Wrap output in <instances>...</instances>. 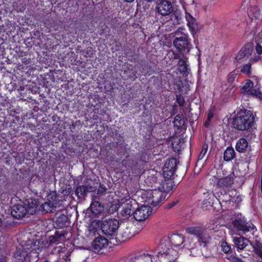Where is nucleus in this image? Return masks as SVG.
<instances>
[{
	"label": "nucleus",
	"mask_w": 262,
	"mask_h": 262,
	"mask_svg": "<svg viewBox=\"0 0 262 262\" xmlns=\"http://www.w3.org/2000/svg\"><path fill=\"white\" fill-rule=\"evenodd\" d=\"M255 115L252 111L244 107L237 111L233 118L232 125L233 127L240 131L248 130L251 129L255 122Z\"/></svg>",
	"instance_id": "nucleus-1"
},
{
	"label": "nucleus",
	"mask_w": 262,
	"mask_h": 262,
	"mask_svg": "<svg viewBox=\"0 0 262 262\" xmlns=\"http://www.w3.org/2000/svg\"><path fill=\"white\" fill-rule=\"evenodd\" d=\"M173 45L176 48V51L172 52L174 59H178L181 56L189 55L192 48L191 39L185 34L180 37H176L173 40Z\"/></svg>",
	"instance_id": "nucleus-2"
},
{
	"label": "nucleus",
	"mask_w": 262,
	"mask_h": 262,
	"mask_svg": "<svg viewBox=\"0 0 262 262\" xmlns=\"http://www.w3.org/2000/svg\"><path fill=\"white\" fill-rule=\"evenodd\" d=\"M232 225L236 231L245 235L249 232L253 234L257 230L256 226L251 221L248 220L247 218L241 213L235 216L232 220Z\"/></svg>",
	"instance_id": "nucleus-3"
},
{
	"label": "nucleus",
	"mask_w": 262,
	"mask_h": 262,
	"mask_svg": "<svg viewBox=\"0 0 262 262\" xmlns=\"http://www.w3.org/2000/svg\"><path fill=\"white\" fill-rule=\"evenodd\" d=\"M148 165H121V175L123 179L135 180L145 173Z\"/></svg>",
	"instance_id": "nucleus-4"
},
{
	"label": "nucleus",
	"mask_w": 262,
	"mask_h": 262,
	"mask_svg": "<svg viewBox=\"0 0 262 262\" xmlns=\"http://www.w3.org/2000/svg\"><path fill=\"white\" fill-rule=\"evenodd\" d=\"M161 262H174L179 255L177 250L173 249L169 244H161V249L157 254Z\"/></svg>",
	"instance_id": "nucleus-5"
},
{
	"label": "nucleus",
	"mask_w": 262,
	"mask_h": 262,
	"mask_svg": "<svg viewBox=\"0 0 262 262\" xmlns=\"http://www.w3.org/2000/svg\"><path fill=\"white\" fill-rule=\"evenodd\" d=\"M186 231L189 234L196 236L200 246L205 247L211 239L207 229L202 226L189 227L186 228Z\"/></svg>",
	"instance_id": "nucleus-6"
},
{
	"label": "nucleus",
	"mask_w": 262,
	"mask_h": 262,
	"mask_svg": "<svg viewBox=\"0 0 262 262\" xmlns=\"http://www.w3.org/2000/svg\"><path fill=\"white\" fill-rule=\"evenodd\" d=\"M119 226V220L115 219H110L101 222L100 227L102 233L113 240Z\"/></svg>",
	"instance_id": "nucleus-7"
},
{
	"label": "nucleus",
	"mask_w": 262,
	"mask_h": 262,
	"mask_svg": "<svg viewBox=\"0 0 262 262\" xmlns=\"http://www.w3.org/2000/svg\"><path fill=\"white\" fill-rule=\"evenodd\" d=\"M247 12L249 17L251 19L248 24V29L250 30V34H254L257 31L256 27L258 21L262 20V14L257 6H251L248 8Z\"/></svg>",
	"instance_id": "nucleus-8"
},
{
	"label": "nucleus",
	"mask_w": 262,
	"mask_h": 262,
	"mask_svg": "<svg viewBox=\"0 0 262 262\" xmlns=\"http://www.w3.org/2000/svg\"><path fill=\"white\" fill-rule=\"evenodd\" d=\"M233 176H234V172H232L228 176L223 178L218 179L217 180V187L223 189L222 191L220 192V193L224 198H225L226 200L227 198L228 199L230 198V195L228 194V192L229 191L230 188H231V186L233 184Z\"/></svg>",
	"instance_id": "nucleus-9"
},
{
	"label": "nucleus",
	"mask_w": 262,
	"mask_h": 262,
	"mask_svg": "<svg viewBox=\"0 0 262 262\" xmlns=\"http://www.w3.org/2000/svg\"><path fill=\"white\" fill-rule=\"evenodd\" d=\"M253 42H249L246 43L238 52L235 57V60L238 63H242L249 60L254 51Z\"/></svg>",
	"instance_id": "nucleus-10"
},
{
	"label": "nucleus",
	"mask_w": 262,
	"mask_h": 262,
	"mask_svg": "<svg viewBox=\"0 0 262 262\" xmlns=\"http://www.w3.org/2000/svg\"><path fill=\"white\" fill-rule=\"evenodd\" d=\"M97 186L98 182L91 180L87 186L80 185L77 186L75 194L78 199H84L88 192L96 191Z\"/></svg>",
	"instance_id": "nucleus-11"
},
{
	"label": "nucleus",
	"mask_w": 262,
	"mask_h": 262,
	"mask_svg": "<svg viewBox=\"0 0 262 262\" xmlns=\"http://www.w3.org/2000/svg\"><path fill=\"white\" fill-rule=\"evenodd\" d=\"M108 239L104 236H99L96 237L92 243V248L93 251L95 253L102 254L104 253V250H106L109 246Z\"/></svg>",
	"instance_id": "nucleus-12"
},
{
	"label": "nucleus",
	"mask_w": 262,
	"mask_h": 262,
	"mask_svg": "<svg viewBox=\"0 0 262 262\" xmlns=\"http://www.w3.org/2000/svg\"><path fill=\"white\" fill-rule=\"evenodd\" d=\"M134 68L138 69L140 75L150 76L155 72V66L145 60H140L138 64L134 66Z\"/></svg>",
	"instance_id": "nucleus-13"
},
{
	"label": "nucleus",
	"mask_w": 262,
	"mask_h": 262,
	"mask_svg": "<svg viewBox=\"0 0 262 262\" xmlns=\"http://www.w3.org/2000/svg\"><path fill=\"white\" fill-rule=\"evenodd\" d=\"M158 14L167 16L172 13L173 8L171 2L168 0H161L156 6Z\"/></svg>",
	"instance_id": "nucleus-14"
},
{
	"label": "nucleus",
	"mask_w": 262,
	"mask_h": 262,
	"mask_svg": "<svg viewBox=\"0 0 262 262\" xmlns=\"http://www.w3.org/2000/svg\"><path fill=\"white\" fill-rule=\"evenodd\" d=\"M166 194L159 190H154L150 192L148 202L152 207L158 206L165 199Z\"/></svg>",
	"instance_id": "nucleus-15"
},
{
	"label": "nucleus",
	"mask_w": 262,
	"mask_h": 262,
	"mask_svg": "<svg viewBox=\"0 0 262 262\" xmlns=\"http://www.w3.org/2000/svg\"><path fill=\"white\" fill-rule=\"evenodd\" d=\"M134 217L138 221L145 220L151 213V207L148 206H142L140 207H137L134 211Z\"/></svg>",
	"instance_id": "nucleus-16"
},
{
	"label": "nucleus",
	"mask_w": 262,
	"mask_h": 262,
	"mask_svg": "<svg viewBox=\"0 0 262 262\" xmlns=\"http://www.w3.org/2000/svg\"><path fill=\"white\" fill-rule=\"evenodd\" d=\"M204 198L203 202L204 205H211L213 204L214 199L217 200L220 203H221V201L223 202H227L228 200H226L225 198H224L221 194L220 192H216L215 193H214L213 191H208L206 193L204 192Z\"/></svg>",
	"instance_id": "nucleus-17"
},
{
	"label": "nucleus",
	"mask_w": 262,
	"mask_h": 262,
	"mask_svg": "<svg viewBox=\"0 0 262 262\" xmlns=\"http://www.w3.org/2000/svg\"><path fill=\"white\" fill-rule=\"evenodd\" d=\"M48 200L52 204L55 209L58 207H61L60 209H62L70 205L69 203L66 202V200H64L60 194L55 193V195L49 196Z\"/></svg>",
	"instance_id": "nucleus-18"
},
{
	"label": "nucleus",
	"mask_w": 262,
	"mask_h": 262,
	"mask_svg": "<svg viewBox=\"0 0 262 262\" xmlns=\"http://www.w3.org/2000/svg\"><path fill=\"white\" fill-rule=\"evenodd\" d=\"M131 228L126 227L123 230H120L118 232H117L114 239H115L117 243L124 242L130 239L134 234L130 232Z\"/></svg>",
	"instance_id": "nucleus-19"
},
{
	"label": "nucleus",
	"mask_w": 262,
	"mask_h": 262,
	"mask_svg": "<svg viewBox=\"0 0 262 262\" xmlns=\"http://www.w3.org/2000/svg\"><path fill=\"white\" fill-rule=\"evenodd\" d=\"M27 211V209L25 206L17 204L12 207L11 214L14 218L20 219L25 216Z\"/></svg>",
	"instance_id": "nucleus-20"
},
{
	"label": "nucleus",
	"mask_w": 262,
	"mask_h": 262,
	"mask_svg": "<svg viewBox=\"0 0 262 262\" xmlns=\"http://www.w3.org/2000/svg\"><path fill=\"white\" fill-rule=\"evenodd\" d=\"M14 256L15 262H31L28 252L24 248L17 249Z\"/></svg>",
	"instance_id": "nucleus-21"
},
{
	"label": "nucleus",
	"mask_w": 262,
	"mask_h": 262,
	"mask_svg": "<svg viewBox=\"0 0 262 262\" xmlns=\"http://www.w3.org/2000/svg\"><path fill=\"white\" fill-rule=\"evenodd\" d=\"M25 202L28 206L27 211L31 214H34L37 213L39 206V199L30 197L26 199Z\"/></svg>",
	"instance_id": "nucleus-22"
},
{
	"label": "nucleus",
	"mask_w": 262,
	"mask_h": 262,
	"mask_svg": "<svg viewBox=\"0 0 262 262\" xmlns=\"http://www.w3.org/2000/svg\"><path fill=\"white\" fill-rule=\"evenodd\" d=\"M126 191V195L121 199L122 206L128 207L129 209H132V211H135L137 207H139V204L137 201L130 198L129 195L127 194L128 192Z\"/></svg>",
	"instance_id": "nucleus-23"
},
{
	"label": "nucleus",
	"mask_w": 262,
	"mask_h": 262,
	"mask_svg": "<svg viewBox=\"0 0 262 262\" xmlns=\"http://www.w3.org/2000/svg\"><path fill=\"white\" fill-rule=\"evenodd\" d=\"M178 165H164L162 167L163 177L167 180L173 179L174 173Z\"/></svg>",
	"instance_id": "nucleus-24"
},
{
	"label": "nucleus",
	"mask_w": 262,
	"mask_h": 262,
	"mask_svg": "<svg viewBox=\"0 0 262 262\" xmlns=\"http://www.w3.org/2000/svg\"><path fill=\"white\" fill-rule=\"evenodd\" d=\"M169 239L173 246L179 247L183 244L185 237L182 234L173 233L169 237Z\"/></svg>",
	"instance_id": "nucleus-25"
},
{
	"label": "nucleus",
	"mask_w": 262,
	"mask_h": 262,
	"mask_svg": "<svg viewBox=\"0 0 262 262\" xmlns=\"http://www.w3.org/2000/svg\"><path fill=\"white\" fill-rule=\"evenodd\" d=\"M260 60H261V57L259 56H254L253 57L250 58L249 60V62L247 64H245L241 68V72L248 75H251L252 63H255Z\"/></svg>",
	"instance_id": "nucleus-26"
},
{
	"label": "nucleus",
	"mask_w": 262,
	"mask_h": 262,
	"mask_svg": "<svg viewBox=\"0 0 262 262\" xmlns=\"http://www.w3.org/2000/svg\"><path fill=\"white\" fill-rule=\"evenodd\" d=\"M233 241L238 251L245 248L250 242L248 238L243 236L234 237Z\"/></svg>",
	"instance_id": "nucleus-27"
},
{
	"label": "nucleus",
	"mask_w": 262,
	"mask_h": 262,
	"mask_svg": "<svg viewBox=\"0 0 262 262\" xmlns=\"http://www.w3.org/2000/svg\"><path fill=\"white\" fill-rule=\"evenodd\" d=\"M66 234V232L62 231H56L53 235H50L48 239L50 245L59 242L61 238Z\"/></svg>",
	"instance_id": "nucleus-28"
},
{
	"label": "nucleus",
	"mask_w": 262,
	"mask_h": 262,
	"mask_svg": "<svg viewBox=\"0 0 262 262\" xmlns=\"http://www.w3.org/2000/svg\"><path fill=\"white\" fill-rule=\"evenodd\" d=\"M69 220L67 215L62 214L58 216L55 222V225L57 228L61 229L69 225Z\"/></svg>",
	"instance_id": "nucleus-29"
},
{
	"label": "nucleus",
	"mask_w": 262,
	"mask_h": 262,
	"mask_svg": "<svg viewBox=\"0 0 262 262\" xmlns=\"http://www.w3.org/2000/svg\"><path fill=\"white\" fill-rule=\"evenodd\" d=\"M148 165L150 166V167L147 170L145 169V173L144 174L146 175L147 180L156 183L158 181L157 174H158V172L155 169V167L152 168L153 165Z\"/></svg>",
	"instance_id": "nucleus-30"
},
{
	"label": "nucleus",
	"mask_w": 262,
	"mask_h": 262,
	"mask_svg": "<svg viewBox=\"0 0 262 262\" xmlns=\"http://www.w3.org/2000/svg\"><path fill=\"white\" fill-rule=\"evenodd\" d=\"M248 147V143L244 138H239L236 142L235 145V149L238 152H244Z\"/></svg>",
	"instance_id": "nucleus-31"
},
{
	"label": "nucleus",
	"mask_w": 262,
	"mask_h": 262,
	"mask_svg": "<svg viewBox=\"0 0 262 262\" xmlns=\"http://www.w3.org/2000/svg\"><path fill=\"white\" fill-rule=\"evenodd\" d=\"M90 208L94 215L100 214L103 210V206L98 201H94L91 204Z\"/></svg>",
	"instance_id": "nucleus-32"
},
{
	"label": "nucleus",
	"mask_w": 262,
	"mask_h": 262,
	"mask_svg": "<svg viewBox=\"0 0 262 262\" xmlns=\"http://www.w3.org/2000/svg\"><path fill=\"white\" fill-rule=\"evenodd\" d=\"M185 18L189 29L192 30H195L198 27L196 19L187 12L185 13Z\"/></svg>",
	"instance_id": "nucleus-33"
},
{
	"label": "nucleus",
	"mask_w": 262,
	"mask_h": 262,
	"mask_svg": "<svg viewBox=\"0 0 262 262\" xmlns=\"http://www.w3.org/2000/svg\"><path fill=\"white\" fill-rule=\"evenodd\" d=\"M62 194H60L64 200H66V202L69 203L70 205V203L73 199V191L71 187H69L64 190L62 192Z\"/></svg>",
	"instance_id": "nucleus-34"
},
{
	"label": "nucleus",
	"mask_w": 262,
	"mask_h": 262,
	"mask_svg": "<svg viewBox=\"0 0 262 262\" xmlns=\"http://www.w3.org/2000/svg\"><path fill=\"white\" fill-rule=\"evenodd\" d=\"M253 86L254 83L251 80H246L245 84L241 88V93L248 96Z\"/></svg>",
	"instance_id": "nucleus-35"
},
{
	"label": "nucleus",
	"mask_w": 262,
	"mask_h": 262,
	"mask_svg": "<svg viewBox=\"0 0 262 262\" xmlns=\"http://www.w3.org/2000/svg\"><path fill=\"white\" fill-rule=\"evenodd\" d=\"M235 156V152L232 147H228L224 152V159L226 161H229L233 159Z\"/></svg>",
	"instance_id": "nucleus-36"
},
{
	"label": "nucleus",
	"mask_w": 262,
	"mask_h": 262,
	"mask_svg": "<svg viewBox=\"0 0 262 262\" xmlns=\"http://www.w3.org/2000/svg\"><path fill=\"white\" fill-rule=\"evenodd\" d=\"M215 111V108L214 106L211 107L209 109L208 113H207V119L204 123V126L206 128H208L209 127V126L210 125L211 120L214 117Z\"/></svg>",
	"instance_id": "nucleus-37"
},
{
	"label": "nucleus",
	"mask_w": 262,
	"mask_h": 262,
	"mask_svg": "<svg viewBox=\"0 0 262 262\" xmlns=\"http://www.w3.org/2000/svg\"><path fill=\"white\" fill-rule=\"evenodd\" d=\"M138 69H135L134 67L128 68L124 71V73L127 76L128 78L134 81L137 78L136 74L138 73Z\"/></svg>",
	"instance_id": "nucleus-38"
},
{
	"label": "nucleus",
	"mask_w": 262,
	"mask_h": 262,
	"mask_svg": "<svg viewBox=\"0 0 262 262\" xmlns=\"http://www.w3.org/2000/svg\"><path fill=\"white\" fill-rule=\"evenodd\" d=\"M220 247L222 251L226 254H232L233 253L231 245L224 239L221 241Z\"/></svg>",
	"instance_id": "nucleus-39"
},
{
	"label": "nucleus",
	"mask_w": 262,
	"mask_h": 262,
	"mask_svg": "<svg viewBox=\"0 0 262 262\" xmlns=\"http://www.w3.org/2000/svg\"><path fill=\"white\" fill-rule=\"evenodd\" d=\"M41 210L44 213H47L49 212H53V211L56 210L53 205H52V204L51 203L50 201L49 202H45V203L42 204L39 209V210Z\"/></svg>",
	"instance_id": "nucleus-40"
},
{
	"label": "nucleus",
	"mask_w": 262,
	"mask_h": 262,
	"mask_svg": "<svg viewBox=\"0 0 262 262\" xmlns=\"http://www.w3.org/2000/svg\"><path fill=\"white\" fill-rule=\"evenodd\" d=\"M246 178L244 176H233V184L236 187H241L245 183Z\"/></svg>",
	"instance_id": "nucleus-41"
},
{
	"label": "nucleus",
	"mask_w": 262,
	"mask_h": 262,
	"mask_svg": "<svg viewBox=\"0 0 262 262\" xmlns=\"http://www.w3.org/2000/svg\"><path fill=\"white\" fill-rule=\"evenodd\" d=\"M134 211H132V209H129L128 207L122 206V209L121 211V214L125 219H128L132 215L134 216Z\"/></svg>",
	"instance_id": "nucleus-42"
},
{
	"label": "nucleus",
	"mask_w": 262,
	"mask_h": 262,
	"mask_svg": "<svg viewBox=\"0 0 262 262\" xmlns=\"http://www.w3.org/2000/svg\"><path fill=\"white\" fill-rule=\"evenodd\" d=\"M253 250L254 252L262 259V244L257 241H256L253 245Z\"/></svg>",
	"instance_id": "nucleus-43"
},
{
	"label": "nucleus",
	"mask_w": 262,
	"mask_h": 262,
	"mask_svg": "<svg viewBox=\"0 0 262 262\" xmlns=\"http://www.w3.org/2000/svg\"><path fill=\"white\" fill-rule=\"evenodd\" d=\"M248 96H251L255 98L258 99L259 100H262V92L260 91L259 89L252 88Z\"/></svg>",
	"instance_id": "nucleus-44"
},
{
	"label": "nucleus",
	"mask_w": 262,
	"mask_h": 262,
	"mask_svg": "<svg viewBox=\"0 0 262 262\" xmlns=\"http://www.w3.org/2000/svg\"><path fill=\"white\" fill-rule=\"evenodd\" d=\"M55 249V250H57V252L59 254V257H61V258L66 261L68 260L69 256L67 253H65V251L67 249L64 247H57Z\"/></svg>",
	"instance_id": "nucleus-45"
},
{
	"label": "nucleus",
	"mask_w": 262,
	"mask_h": 262,
	"mask_svg": "<svg viewBox=\"0 0 262 262\" xmlns=\"http://www.w3.org/2000/svg\"><path fill=\"white\" fill-rule=\"evenodd\" d=\"M173 122L174 126L180 129L184 124V120L181 116L178 115L175 117Z\"/></svg>",
	"instance_id": "nucleus-46"
},
{
	"label": "nucleus",
	"mask_w": 262,
	"mask_h": 262,
	"mask_svg": "<svg viewBox=\"0 0 262 262\" xmlns=\"http://www.w3.org/2000/svg\"><path fill=\"white\" fill-rule=\"evenodd\" d=\"M187 55H185V56H181L179 59V61L178 62V68L181 67L182 66H185L187 64L188 62V58L187 57Z\"/></svg>",
	"instance_id": "nucleus-47"
},
{
	"label": "nucleus",
	"mask_w": 262,
	"mask_h": 262,
	"mask_svg": "<svg viewBox=\"0 0 262 262\" xmlns=\"http://www.w3.org/2000/svg\"><path fill=\"white\" fill-rule=\"evenodd\" d=\"M237 73L234 70L230 72L227 75V82L229 84H232L235 81V79L236 77Z\"/></svg>",
	"instance_id": "nucleus-48"
},
{
	"label": "nucleus",
	"mask_w": 262,
	"mask_h": 262,
	"mask_svg": "<svg viewBox=\"0 0 262 262\" xmlns=\"http://www.w3.org/2000/svg\"><path fill=\"white\" fill-rule=\"evenodd\" d=\"M188 67L189 65L187 64L186 65L182 66L181 67L178 68V69L183 75L188 76L189 72L190 71V69L188 68Z\"/></svg>",
	"instance_id": "nucleus-49"
},
{
	"label": "nucleus",
	"mask_w": 262,
	"mask_h": 262,
	"mask_svg": "<svg viewBox=\"0 0 262 262\" xmlns=\"http://www.w3.org/2000/svg\"><path fill=\"white\" fill-rule=\"evenodd\" d=\"M106 188L104 184L98 183V186L96 188V190L97 191V194L99 195H101L102 194H103L106 190Z\"/></svg>",
	"instance_id": "nucleus-50"
},
{
	"label": "nucleus",
	"mask_w": 262,
	"mask_h": 262,
	"mask_svg": "<svg viewBox=\"0 0 262 262\" xmlns=\"http://www.w3.org/2000/svg\"><path fill=\"white\" fill-rule=\"evenodd\" d=\"M227 259H228L230 262H245L242 258L236 257L232 254L227 256Z\"/></svg>",
	"instance_id": "nucleus-51"
},
{
	"label": "nucleus",
	"mask_w": 262,
	"mask_h": 262,
	"mask_svg": "<svg viewBox=\"0 0 262 262\" xmlns=\"http://www.w3.org/2000/svg\"><path fill=\"white\" fill-rule=\"evenodd\" d=\"M207 149H208V145L204 144L203 146L202 150L199 155L198 160H201L204 158V157L205 156V155H206V154L207 151Z\"/></svg>",
	"instance_id": "nucleus-52"
},
{
	"label": "nucleus",
	"mask_w": 262,
	"mask_h": 262,
	"mask_svg": "<svg viewBox=\"0 0 262 262\" xmlns=\"http://www.w3.org/2000/svg\"><path fill=\"white\" fill-rule=\"evenodd\" d=\"M143 254H139L130 258L129 262H144Z\"/></svg>",
	"instance_id": "nucleus-53"
},
{
	"label": "nucleus",
	"mask_w": 262,
	"mask_h": 262,
	"mask_svg": "<svg viewBox=\"0 0 262 262\" xmlns=\"http://www.w3.org/2000/svg\"><path fill=\"white\" fill-rule=\"evenodd\" d=\"M176 101L180 106H183L185 104V99L181 94L177 95Z\"/></svg>",
	"instance_id": "nucleus-54"
},
{
	"label": "nucleus",
	"mask_w": 262,
	"mask_h": 262,
	"mask_svg": "<svg viewBox=\"0 0 262 262\" xmlns=\"http://www.w3.org/2000/svg\"><path fill=\"white\" fill-rule=\"evenodd\" d=\"M258 42H256V45L255 47L256 53H257V55L259 56L260 57V55L262 54V46H261L259 44V41L257 40Z\"/></svg>",
	"instance_id": "nucleus-55"
},
{
	"label": "nucleus",
	"mask_w": 262,
	"mask_h": 262,
	"mask_svg": "<svg viewBox=\"0 0 262 262\" xmlns=\"http://www.w3.org/2000/svg\"><path fill=\"white\" fill-rule=\"evenodd\" d=\"M143 257L144 258V262H153L152 257L153 256L149 254H143Z\"/></svg>",
	"instance_id": "nucleus-56"
},
{
	"label": "nucleus",
	"mask_w": 262,
	"mask_h": 262,
	"mask_svg": "<svg viewBox=\"0 0 262 262\" xmlns=\"http://www.w3.org/2000/svg\"><path fill=\"white\" fill-rule=\"evenodd\" d=\"M178 202H179V201L177 200L173 201L168 203L166 205L165 208L168 209H171L172 207H173L174 206H176L177 204L178 203Z\"/></svg>",
	"instance_id": "nucleus-57"
},
{
	"label": "nucleus",
	"mask_w": 262,
	"mask_h": 262,
	"mask_svg": "<svg viewBox=\"0 0 262 262\" xmlns=\"http://www.w3.org/2000/svg\"><path fill=\"white\" fill-rule=\"evenodd\" d=\"M32 163H34L33 159H26L24 157L21 162H20L19 164H32Z\"/></svg>",
	"instance_id": "nucleus-58"
},
{
	"label": "nucleus",
	"mask_w": 262,
	"mask_h": 262,
	"mask_svg": "<svg viewBox=\"0 0 262 262\" xmlns=\"http://www.w3.org/2000/svg\"><path fill=\"white\" fill-rule=\"evenodd\" d=\"M199 165H194V173L195 174H198L201 169V168L203 167V165H201V166H198Z\"/></svg>",
	"instance_id": "nucleus-59"
},
{
	"label": "nucleus",
	"mask_w": 262,
	"mask_h": 262,
	"mask_svg": "<svg viewBox=\"0 0 262 262\" xmlns=\"http://www.w3.org/2000/svg\"><path fill=\"white\" fill-rule=\"evenodd\" d=\"M173 162H174V164H179V162H178L177 160L174 158L169 159L168 164H172Z\"/></svg>",
	"instance_id": "nucleus-60"
},
{
	"label": "nucleus",
	"mask_w": 262,
	"mask_h": 262,
	"mask_svg": "<svg viewBox=\"0 0 262 262\" xmlns=\"http://www.w3.org/2000/svg\"><path fill=\"white\" fill-rule=\"evenodd\" d=\"M183 83H182V81H180V83H179L177 86V89L179 90V91L182 92V91H183Z\"/></svg>",
	"instance_id": "nucleus-61"
},
{
	"label": "nucleus",
	"mask_w": 262,
	"mask_h": 262,
	"mask_svg": "<svg viewBox=\"0 0 262 262\" xmlns=\"http://www.w3.org/2000/svg\"><path fill=\"white\" fill-rule=\"evenodd\" d=\"M37 177H36V178H37ZM48 178L46 177V176H43L42 175V177H38V181H39L40 182H44L45 181V180L47 179Z\"/></svg>",
	"instance_id": "nucleus-62"
},
{
	"label": "nucleus",
	"mask_w": 262,
	"mask_h": 262,
	"mask_svg": "<svg viewBox=\"0 0 262 262\" xmlns=\"http://www.w3.org/2000/svg\"><path fill=\"white\" fill-rule=\"evenodd\" d=\"M0 262H7V257L6 256H1L0 257Z\"/></svg>",
	"instance_id": "nucleus-63"
},
{
	"label": "nucleus",
	"mask_w": 262,
	"mask_h": 262,
	"mask_svg": "<svg viewBox=\"0 0 262 262\" xmlns=\"http://www.w3.org/2000/svg\"><path fill=\"white\" fill-rule=\"evenodd\" d=\"M258 38H260V39H262V30L260 32H259L258 34V36H257Z\"/></svg>",
	"instance_id": "nucleus-64"
}]
</instances>
